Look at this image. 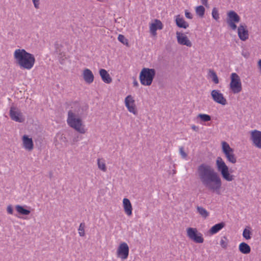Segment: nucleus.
<instances>
[{
	"label": "nucleus",
	"instance_id": "nucleus-1",
	"mask_svg": "<svg viewBox=\"0 0 261 261\" xmlns=\"http://www.w3.org/2000/svg\"><path fill=\"white\" fill-rule=\"evenodd\" d=\"M196 174L205 189L218 195L221 194L222 180L212 166L206 164H201L198 166Z\"/></svg>",
	"mask_w": 261,
	"mask_h": 261
},
{
	"label": "nucleus",
	"instance_id": "nucleus-2",
	"mask_svg": "<svg viewBox=\"0 0 261 261\" xmlns=\"http://www.w3.org/2000/svg\"><path fill=\"white\" fill-rule=\"evenodd\" d=\"M82 109L79 103H75L74 107L68 111L67 123L68 125L80 134H84L87 129L81 118Z\"/></svg>",
	"mask_w": 261,
	"mask_h": 261
},
{
	"label": "nucleus",
	"instance_id": "nucleus-3",
	"mask_svg": "<svg viewBox=\"0 0 261 261\" xmlns=\"http://www.w3.org/2000/svg\"><path fill=\"white\" fill-rule=\"evenodd\" d=\"M13 58L15 64L20 69L28 70H31L34 67L36 61L34 55L23 48L15 49L13 53Z\"/></svg>",
	"mask_w": 261,
	"mask_h": 261
},
{
	"label": "nucleus",
	"instance_id": "nucleus-4",
	"mask_svg": "<svg viewBox=\"0 0 261 261\" xmlns=\"http://www.w3.org/2000/svg\"><path fill=\"white\" fill-rule=\"evenodd\" d=\"M216 164L218 171L221 173L224 180L231 181L234 179V175L229 173L228 166L221 157L219 156L217 158Z\"/></svg>",
	"mask_w": 261,
	"mask_h": 261
},
{
	"label": "nucleus",
	"instance_id": "nucleus-5",
	"mask_svg": "<svg viewBox=\"0 0 261 261\" xmlns=\"http://www.w3.org/2000/svg\"><path fill=\"white\" fill-rule=\"evenodd\" d=\"M155 75V69L148 68H143L139 75L141 84L144 86L151 85Z\"/></svg>",
	"mask_w": 261,
	"mask_h": 261
},
{
	"label": "nucleus",
	"instance_id": "nucleus-6",
	"mask_svg": "<svg viewBox=\"0 0 261 261\" xmlns=\"http://www.w3.org/2000/svg\"><path fill=\"white\" fill-rule=\"evenodd\" d=\"M229 87L234 94L239 93L242 90L240 77L236 73H232L230 75Z\"/></svg>",
	"mask_w": 261,
	"mask_h": 261
},
{
	"label": "nucleus",
	"instance_id": "nucleus-7",
	"mask_svg": "<svg viewBox=\"0 0 261 261\" xmlns=\"http://www.w3.org/2000/svg\"><path fill=\"white\" fill-rule=\"evenodd\" d=\"M240 21V17L234 11L231 10L227 13L226 22L230 28L235 31L237 28L236 23L239 22Z\"/></svg>",
	"mask_w": 261,
	"mask_h": 261
},
{
	"label": "nucleus",
	"instance_id": "nucleus-8",
	"mask_svg": "<svg viewBox=\"0 0 261 261\" xmlns=\"http://www.w3.org/2000/svg\"><path fill=\"white\" fill-rule=\"evenodd\" d=\"M187 236L196 243H202L204 239L202 234L195 228L189 227L187 229Z\"/></svg>",
	"mask_w": 261,
	"mask_h": 261
},
{
	"label": "nucleus",
	"instance_id": "nucleus-9",
	"mask_svg": "<svg viewBox=\"0 0 261 261\" xmlns=\"http://www.w3.org/2000/svg\"><path fill=\"white\" fill-rule=\"evenodd\" d=\"M10 116L12 120L18 122H23L24 120L21 111L16 107L12 106L10 109Z\"/></svg>",
	"mask_w": 261,
	"mask_h": 261
},
{
	"label": "nucleus",
	"instance_id": "nucleus-10",
	"mask_svg": "<svg viewBox=\"0 0 261 261\" xmlns=\"http://www.w3.org/2000/svg\"><path fill=\"white\" fill-rule=\"evenodd\" d=\"M129 254V247L126 243H121L117 248L116 254L118 257L126 259Z\"/></svg>",
	"mask_w": 261,
	"mask_h": 261
},
{
	"label": "nucleus",
	"instance_id": "nucleus-11",
	"mask_svg": "<svg viewBox=\"0 0 261 261\" xmlns=\"http://www.w3.org/2000/svg\"><path fill=\"white\" fill-rule=\"evenodd\" d=\"M211 96L213 100L222 106H225L227 104V100L224 97L223 94L218 90H213L211 93Z\"/></svg>",
	"mask_w": 261,
	"mask_h": 261
},
{
	"label": "nucleus",
	"instance_id": "nucleus-12",
	"mask_svg": "<svg viewBox=\"0 0 261 261\" xmlns=\"http://www.w3.org/2000/svg\"><path fill=\"white\" fill-rule=\"evenodd\" d=\"M125 106L127 109V110L134 115L137 114V110L135 103L134 97L129 95L127 96L124 99Z\"/></svg>",
	"mask_w": 261,
	"mask_h": 261
},
{
	"label": "nucleus",
	"instance_id": "nucleus-13",
	"mask_svg": "<svg viewBox=\"0 0 261 261\" xmlns=\"http://www.w3.org/2000/svg\"><path fill=\"white\" fill-rule=\"evenodd\" d=\"M250 139L253 144L257 148L261 149V132L253 130L250 132Z\"/></svg>",
	"mask_w": 261,
	"mask_h": 261
},
{
	"label": "nucleus",
	"instance_id": "nucleus-14",
	"mask_svg": "<svg viewBox=\"0 0 261 261\" xmlns=\"http://www.w3.org/2000/svg\"><path fill=\"white\" fill-rule=\"evenodd\" d=\"M177 41L179 44L191 47L192 43L188 37L184 33L177 32L176 33Z\"/></svg>",
	"mask_w": 261,
	"mask_h": 261
},
{
	"label": "nucleus",
	"instance_id": "nucleus-15",
	"mask_svg": "<svg viewBox=\"0 0 261 261\" xmlns=\"http://www.w3.org/2000/svg\"><path fill=\"white\" fill-rule=\"evenodd\" d=\"M238 34L239 38L242 41H245L249 37L248 31L247 29V26L245 24H241L238 28Z\"/></svg>",
	"mask_w": 261,
	"mask_h": 261
},
{
	"label": "nucleus",
	"instance_id": "nucleus-16",
	"mask_svg": "<svg viewBox=\"0 0 261 261\" xmlns=\"http://www.w3.org/2000/svg\"><path fill=\"white\" fill-rule=\"evenodd\" d=\"M22 144L24 148L29 151H32L34 148V144L32 139L27 135H24L22 138Z\"/></svg>",
	"mask_w": 261,
	"mask_h": 261
},
{
	"label": "nucleus",
	"instance_id": "nucleus-17",
	"mask_svg": "<svg viewBox=\"0 0 261 261\" xmlns=\"http://www.w3.org/2000/svg\"><path fill=\"white\" fill-rule=\"evenodd\" d=\"M82 76L84 81L87 84H91L94 81V75L89 69L86 68L84 69L82 73Z\"/></svg>",
	"mask_w": 261,
	"mask_h": 261
},
{
	"label": "nucleus",
	"instance_id": "nucleus-18",
	"mask_svg": "<svg viewBox=\"0 0 261 261\" xmlns=\"http://www.w3.org/2000/svg\"><path fill=\"white\" fill-rule=\"evenodd\" d=\"M162 28V23L158 19H155L154 22L151 23L149 27L150 32L153 36L156 35V31L158 29L161 30Z\"/></svg>",
	"mask_w": 261,
	"mask_h": 261
},
{
	"label": "nucleus",
	"instance_id": "nucleus-19",
	"mask_svg": "<svg viewBox=\"0 0 261 261\" xmlns=\"http://www.w3.org/2000/svg\"><path fill=\"white\" fill-rule=\"evenodd\" d=\"M123 207L125 213L130 216L132 215L133 207L130 200L127 198H124L122 201Z\"/></svg>",
	"mask_w": 261,
	"mask_h": 261
},
{
	"label": "nucleus",
	"instance_id": "nucleus-20",
	"mask_svg": "<svg viewBox=\"0 0 261 261\" xmlns=\"http://www.w3.org/2000/svg\"><path fill=\"white\" fill-rule=\"evenodd\" d=\"M99 74L104 83L110 84L112 82V79L106 70L104 69H100Z\"/></svg>",
	"mask_w": 261,
	"mask_h": 261
},
{
	"label": "nucleus",
	"instance_id": "nucleus-21",
	"mask_svg": "<svg viewBox=\"0 0 261 261\" xmlns=\"http://www.w3.org/2000/svg\"><path fill=\"white\" fill-rule=\"evenodd\" d=\"M221 144L222 151L226 158L233 153V149L230 147L229 145L226 142L223 141Z\"/></svg>",
	"mask_w": 261,
	"mask_h": 261
},
{
	"label": "nucleus",
	"instance_id": "nucleus-22",
	"mask_svg": "<svg viewBox=\"0 0 261 261\" xmlns=\"http://www.w3.org/2000/svg\"><path fill=\"white\" fill-rule=\"evenodd\" d=\"M176 24L179 27L181 28L186 29L189 27V24L182 17L179 15H178L176 17L175 19Z\"/></svg>",
	"mask_w": 261,
	"mask_h": 261
},
{
	"label": "nucleus",
	"instance_id": "nucleus-23",
	"mask_svg": "<svg viewBox=\"0 0 261 261\" xmlns=\"http://www.w3.org/2000/svg\"><path fill=\"white\" fill-rule=\"evenodd\" d=\"M239 251L243 254H248L251 251V248L249 245L245 242L241 243L239 246Z\"/></svg>",
	"mask_w": 261,
	"mask_h": 261
},
{
	"label": "nucleus",
	"instance_id": "nucleus-24",
	"mask_svg": "<svg viewBox=\"0 0 261 261\" xmlns=\"http://www.w3.org/2000/svg\"><path fill=\"white\" fill-rule=\"evenodd\" d=\"M224 226L225 223L224 222L216 224L211 228L210 232L212 234H215L222 229Z\"/></svg>",
	"mask_w": 261,
	"mask_h": 261
},
{
	"label": "nucleus",
	"instance_id": "nucleus-25",
	"mask_svg": "<svg viewBox=\"0 0 261 261\" xmlns=\"http://www.w3.org/2000/svg\"><path fill=\"white\" fill-rule=\"evenodd\" d=\"M15 209L18 213L23 215H28L31 213L30 210L24 208V206L20 205H16Z\"/></svg>",
	"mask_w": 261,
	"mask_h": 261
},
{
	"label": "nucleus",
	"instance_id": "nucleus-26",
	"mask_svg": "<svg viewBox=\"0 0 261 261\" xmlns=\"http://www.w3.org/2000/svg\"><path fill=\"white\" fill-rule=\"evenodd\" d=\"M196 209L198 214L204 219H206L209 215V213L205 208L200 206H197Z\"/></svg>",
	"mask_w": 261,
	"mask_h": 261
},
{
	"label": "nucleus",
	"instance_id": "nucleus-27",
	"mask_svg": "<svg viewBox=\"0 0 261 261\" xmlns=\"http://www.w3.org/2000/svg\"><path fill=\"white\" fill-rule=\"evenodd\" d=\"M97 166L98 169L102 171L106 172L107 171L105 160L101 158L97 159Z\"/></svg>",
	"mask_w": 261,
	"mask_h": 261
},
{
	"label": "nucleus",
	"instance_id": "nucleus-28",
	"mask_svg": "<svg viewBox=\"0 0 261 261\" xmlns=\"http://www.w3.org/2000/svg\"><path fill=\"white\" fill-rule=\"evenodd\" d=\"M197 119H199L201 122H206L211 120V117L205 114H199L197 116Z\"/></svg>",
	"mask_w": 261,
	"mask_h": 261
},
{
	"label": "nucleus",
	"instance_id": "nucleus-29",
	"mask_svg": "<svg viewBox=\"0 0 261 261\" xmlns=\"http://www.w3.org/2000/svg\"><path fill=\"white\" fill-rule=\"evenodd\" d=\"M208 75L210 77L212 78V81L215 84H217L219 83V81L217 75L213 70L210 69L208 70Z\"/></svg>",
	"mask_w": 261,
	"mask_h": 261
},
{
	"label": "nucleus",
	"instance_id": "nucleus-30",
	"mask_svg": "<svg viewBox=\"0 0 261 261\" xmlns=\"http://www.w3.org/2000/svg\"><path fill=\"white\" fill-rule=\"evenodd\" d=\"M195 12L198 16L203 17L204 15L205 8L202 6H197L195 8Z\"/></svg>",
	"mask_w": 261,
	"mask_h": 261
},
{
	"label": "nucleus",
	"instance_id": "nucleus-31",
	"mask_svg": "<svg viewBox=\"0 0 261 261\" xmlns=\"http://www.w3.org/2000/svg\"><path fill=\"white\" fill-rule=\"evenodd\" d=\"M228 242L229 241L227 237L223 236L220 240V245L223 249H226L228 247Z\"/></svg>",
	"mask_w": 261,
	"mask_h": 261
},
{
	"label": "nucleus",
	"instance_id": "nucleus-32",
	"mask_svg": "<svg viewBox=\"0 0 261 261\" xmlns=\"http://www.w3.org/2000/svg\"><path fill=\"white\" fill-rule=\"evenodd\" d=\"M250 228L247 227L245 228L243 232V236L246 240H249L251 239V235L252 234L250 231Z\"/></svg>",
	"mask_w": 261,
	"mask_h": 261
},
{
	"label": "nucleus",
	"instance_id": "nucleus-33",
	"mask_svg": "<svg viewBox=\"0 0 261 261\" xmlns=\"http://www.w3.org/2000/svg\"><path fill=\"white\" fill-rule=\"evenodd\" d=\"M85 225L84 223H81L79 226L78 231L79 234L81 237H84L85 234Z\"/></svg>",
	"mask_w": 261,
	"mask_h": 261
},
{
	"label": "nucleus",
	"instance_id": "nucleus-34",
	"mask_svg": "<svg viewBox=\"0 0 261 261\" xmlns=\"http://www.w3.org/2000/svg\"><path fill=\"white\" fill-rule=\"evenodd\" d=\"M212 14L213 18L216 20H218L219 19V14L216 8L213 9Z\"/></svg>",
	"mask_w": 261,
	"mask_h": 261
},
{
	"label": "nucleus",
	"instance_id": "nucleus-35",
	"mask_svg": "<svg viewBox=\"0 0 261 261\" xmlns=\"http://www.w3.org/2000/svg\"><path fill=\"white\" fill-rule=\"evenodd\" d=\"M226 159L229 162L232 164H235L237 162V158L233 153L228 156Z\"/></svg>",
	"mask_w": 261,
	"mask_h": 261
},
{
	"label": "nucleus",
	"instance_id": "nucleus-36",
	"mask_svg": "<svg viewBox=\"0 0 261 261\" xmlns=\"http://www.w3.org/2000/svg\"><path fill=\"white\" fill-rule=\"evenodd\" d=\"M118 40L124 44H128L127 40L125 38V37L123 35L121 34L119 35L118 37Z\"/></svg>",
	"mask_w": 261,
	"mask_h": 261
},
{
	"label": "nucleus",
	"instance_id": "nucleus-37",
	"mask_svg": "<svg viewBox=\"0 0 261 261\" xmlns=\"http://www.w3.org/2000/svg\"><path fill=\"white\" fill-rule=\"evenodd\" d=\"M179 153L183 158H186L187 156V154L184 151L183 147L179 148Z\"/></svg>",
	"mask_w": 261,
	"mask_h": 261
},
{
	"label": "nucleus",
	"instance_id": "nucleus-38",
	"mask_svg": "<svg viewBox=\"0 0 261 261\" xmlns=\"http://www.w3.org/2000/svg\"><path fill=\"white\" fill-rule=\"evenodd\" d=\"M7 213L9 214H13V208H12V205H9L7 207Z\"/></svg>",
	"mask_w": 261,
	"mask_h": 261
},
{
	"label": "nucleus",
	"instance_id": "nucleus-39",
	"mask_svg": "<svg viewBox=\"0 0 261 261\" xmlns=\"http://www.w3.org/2000/svg\"><path fill=\"white\" fill-rule=\"evenodd\" d=\"M34 7L36 9L39 8V0H32Z\"/></svg>",
	"mask_w": 261,
	"mask_h": 261
},
{
	"label": "nucleus",
	"instance_id": "nucleus-40",
	"mask_svg": "<svg viewBox=\"0 0 261 261\" xmlns=\"http://www.w3.org/2000/svg\"><path fill=\"white\" fill-rule=\"evenodd\" d=\"M185 16L187 18L189 19H192V15L191 13L188 12L187 11H185Z\"/></svg>",
	"mask_w": 261,
	"mask_h": 261
},
{
	"label": "nucleus",
	"instance_id": "nucleus-41",
	"mask_svg": "<svg viewBox=\"0 0 261 261\" xmlns=\"http://www.w3.org/2000/svg\"><path fill=\"white\" fill-rule=\"evenodd\" d=\"M57 137H59L60 139L63 140V141H65V142L66 141V138L64 136H63V135L58 134Z\"/></svg>",
	"mask_w": 261,
	"mask_h": 261
},
{
	"label": "nucleus",
	"instance_id": "nucleus-42",
	"mask_svg": "<svg viewBox=\"0 0 261 261\" xmlns=\"http://www.w3.org/2000/svg\"><path fill=\"white\" fill-rule=\"evenodd\" d=\"M201 1V3L204 5L205 6L207 7V5H208V2H207V0H200Z\"/></svg>",
	"mask_w": 261,
	"mask_h": 261
},
{
	"label": "nucleus",
	"instance_id": "nucleus-43",
	"mask_svg": "<svg viewBox=\"0 0 261 261\" xmlns=\"http://www.w3.org/2000/svg\"><path fill=\"white\" fill-rule=\"evenodd\" d=\"M191 128L193 130H194L196 132L198 131V127L195 125H192Z\"/></svg>",
	"mask_w": 261,
	"mask_h": 261
},
{
	"label": "nucleus",
	"instance_id": "nucleus-44",
	"mask_svg": "<svg viewBox=\"0 0 261 261\" xmlns=\"http://www.w3.org/2000/svg\"><path fill=\"white\" fill-rule=\"evenodd\" d=\"M258 68L259 69L260 73L261 74V60H259L257 63Z\"/></svg>",
	"mask_w": 261,
	"mask_h": 261
},
{
	"label": "nucleus",
	"instance_id": "nucleus-45",
	"mask_svg": "<svg viewBox=\"0 0 261 261\" xmlns=\"http://www.w3.org/2000/svg\"><path fill=\"white\" fill-rule=\"evenodd\" d=\"M133 84L135 86H137L138 85V82L136 81L133 82Z\"/></svg>",
	"mask_w": 261,
	"mask_h": 261
}]
</instances>
